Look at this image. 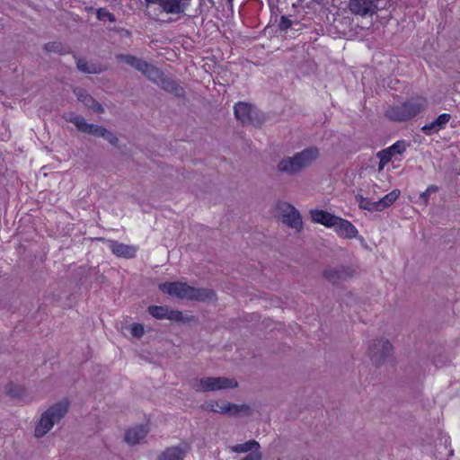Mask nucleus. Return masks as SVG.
<instances>
[{"mask_svg": "<svg viewBox=\"0 0 460 460\" xmlns=\"http://www.w3.org/2000/svg\"><path fill=\"white\" fill-rule=\"evenodd\" d=\"M229 451L231 453H238V454H240V453H249V454L261 453L260 443L254 439L246 441L243 444L230 446Z\"/></svg>", "mask_w": 460, "mask_h": 460, "instance_id": "nucleus-19", "label": "nucleus"}, {"mask_svg": "<svg viewBox=\"0 0 460 460\" xmlns=\"http://www.w3.org/2000/svg\"><path fill=\"white\" fill-rule=\"evenodd\" d=\"M312 220L314 223H318L323 225L327 227H332L335 225V221L337 220V217L332 215L323 210H311L310 212Z\"/></svg>", "mask_w": 460, "mask_h": 460, "instance_id": "nucleus-18", "label": "nucleus"}, {"mask_svg": "<svg viewBox=\"0 0 460 460\" xmlns=\"http://www.w3.org/2000/svg\"><path fill=\"white\" fill-rule=\"evenodd\" d=\"M130 333L136 338H141L144 335V327L140 323H134L130 327Z\"/></svg>", "mask_w": 460, "mask_h": 460, "instance_id": "nucleus-32", "label": "nucleus"}, {"mask_svg": "<svg viewBox=\"0 0 460 460\" xmlns=\"http://www.w3.org/2000/svg\"><path fill=\"white\" fill-rule=\"evenodd\" d=\"M68 411V402L66 400L58 402L51 405L45 411L35 428V436L41 438L45 436L55 424H58Z\"/></svg>", "mask_w": 460, "mask_h": 460, "instance_id": "nucleus-3", "label": "nucleus"}, {"mask_svg": "<svg viewBox=\"0 0 460 460\" xmlns=\"http://www.w3.org/2000/svg\"><path fill=\"white\" fill-rule=\"evenodd\" d=\"M237 119H241V122L243 124V125H247V124H252V125H257L260 123V119L261 117H250V116H247V117H236Z\"/></svg>", "mask_w": 460, "mask_h": 460, "instance_id": "nucleus-35", "label": "nucleus"}, {"mask_svg": "<svg viewBox=\"0 0 460 460\" xmlns=\"http://www.w3.org/2000/svg\"><path fill=\"white\" fill-rule=\"evenodd\" d=\"M69 121L75 124L77 129L82 132L102 137L113 146H117L118 144L119 139L112 132L108 131L102 127L87 123L84 117H70Z\"/></svg>", "mask_w": 460, "mask_h": 460, "instance_id": "nucleus-6", "label": "nucleus"}, {"mask_svg": "<svg viewBox=\"0 0 460 460\" xmlns=\"http://www.w3.org/2000/svg\"><path fill=\"white\" fill-rule=\"evenodd\" d=\"M159 288L161 291L181 299L205 302L211 301L216 297L215 292L211 289L196 288L181 281L165 282L160 284Z\"/></svg>", "mask_w": 460, "mask_h": 460, "instance_id": "nucleus-2", "label": "nucleus"}, {"mask_svg": "<svg viewBox=\"0 0 460 460\" xmlns=\"http://www.w3.org/2000/svg\"><path fill=\"white\" fill-rule=\"evenodd\" d=\"M167 319L172 320V321H176V322H182L183 314L180 311H174V310L169 309Z\"/></svg>", "mask_w": 460, "mask_h": 460, "instance_id": "nucleus-33", "label": "nucleus"}, {"mask_svg": "<svg viewBox=\"0 0 460 460\" xmlns=\"http://www.w3.org/2000/svg\"><path fill=\"white\" fill-rule=\"evenodd\" d=\"M392 118L394 119V121L401 122V121H404L407 117L397 116V117H392Z\"/></svg>", "mask_w": 460, "mask_h": 460, "instance_id": "nucleus-38", "label": "nucleus"}, {"mask_svg": "<svg viewBox=\"0 0 460 460\" xmlns=\"http://www.w3.org/2000/svg\"><path fill=\"white\" fill-rule=\"evenodd\" d=\"M341 234L347 238H353L358 234L357 228L348 220L337 217L335 225L332 226Z\"/></svg>", "mask_w": 460, "mask_h": 460, "instance_id": "nucleus-21", "label": "nucleus"}, {"mask_svg": "<svg viewBox=\"0 0 460 460\" xmlns=\"http://www.w3.org/2000/svg\"><path fill=\"white\" fill-rule=\"evenodd\" d=\"M355 272L350 266L329 267L323 271V277L331 283L338 284L351 279Z\"/></svg>", "mask_w": 460, "mask_h": 460, "instance_id": "nucleus-12", "label": "nucleus"}, {"mask_svg": "<svg viewBox=\"0 0 460 460\" xmlns=\"http://www.w3.org/2000/svg\"><path fill=\"white\" fill-rule=\"evenodd\" d=\"M376 156L379 158L378 172H382L385 164H387L394 157L387 148L379 151L376 154Z\"/></svg>", "mask_w": 460, "mask_h": 460, "instance_id": "nucleus-28", "label": "nucleus"}, {"mask_svg": "<svg viewBox=\"0 0 460 460\" xmlns=\"http://www.w3.org/2000/svg\"><path fill=\"white\" fill-rule=\"evenodd\" d=\"M401 191L399 190H394L388 194L385 195L382 199L377 200V206L379 208V211L384 210L386 208H389L400 196Z\"/></svg>", "mask_w": 460, "mask_h": 460, "instance_id": "nucleus-24", "label": "nucleus"}, {"mask_svg": "<svg viewBox=\"0 0 460 460\" xmlns=\"http://www.w3.org/2000/svg\"><path fill=\"white\" fill-rule=\"evenodd\" d=\"M277 208L284 224L296 229L297 232L302 230V218L299 211L295 207L288 202H279Z\"/></svg>", "mask_w": 460, "mask_h": 460, "instance_id": "nucleus-10", "label": "nucleus"}, {"mask_svg": "<svg viewBox=\"0 0 460 460\" xmlns=\"http://www.w3.org/2000/svg\"><path fill=\"white\" fill-rule=\"evenodd\" d=\"M117 58L141 72L149 80H155L158 76V68L141 58L123 54L118 55Z\"/></svg>", "mask_w": 460, "mask_h": 460, "instance_id": "nucleus-9", "label": "nucleus"}, {"mask_svg": "<svg viewBox=\"0 0 460 460\" xmlns=\"http://www.w3.org/2000/svg\"><path fill=\"white\" fill-rule=\"evenodd\" d=\"M76 65L81 72L87 74H100L104 70L101 65L89 64L84 59H78Z\"/></svg>", "mask_w": 460, "mask_h": 460, "instance_id": "nucleus-25", "label": "nucleus"}, {"mask_svg": "<svg viewBox=\"0 0 460 460\" xmlns=\"http://www.w3.org/2000/svg\"><path fill=\"white\" fill-rule=\"evenodd\" d=\"M385 6V0H350L349 9L361 16L372 15L378 9Z\"/></svg>", "mask_w": 460, "mask_h": 460, "instance_id": "nucleus-11", "label": "nucleus"}, {"mask_svg": "<svg viewBox=\"0 0 460 460\" xmlns=\"http://www.w3.org/2000/svg\"><path fill=\"white\" fill-rule=\"evenodd\" d=\"M427 106V101L422 97L411 98L402 105V111L400 115H416L422 112ZM395 115H399L396 113Z\"/></svg>", "mask_w": 460, "mask_h": 460, "instance_id": "nucleus-14", "label": "nucleus"}, {"mask_svg": "<svg viewBox=\"0 0 460 460\" xmlns=\"http://www.w3.org/2000/svg\"><path fill=\"white\" fill-rule=\"evenodd\" d=\"M230 3H232L234 0H228Z\"/></svg>", "mask_w": 460, "mask_h": 460, "instance_id": "nucleus-39", "label": "nucleus"}, {"mask_svg": "<svg viewBox=\"0 0 460 460\" xmlns=\"http://www.w3.org/2000/svg\"><path fill=\"white\" fill-rule=\"evenodd\" d=\"M407 144L403 140H398L394 143L391 146L387 147L390 153L394 156L395 155H402L405 152Z\"/></svg>", "mask_w": 460, "mask_h": 460, "instance_id": "nucleus-29", "label": "nucleus"}, {"mask_svg": "<svg viewBox=\"0 0 460 460\" xmlns=\"http://www.w3.org/2000/svg\"><path fill=\"white\" fill-rule=\"evenodd\" d=\"M169 308L166 306L151 305L148 307V313L156 319H167Z\"/></svg>", "mask_w": 460, "mask_h": 460, "instance_id": "nucleus-27", "label": "nucleus"}, {"mask_svg": "<svg viewBox=\"0 0 460 460\" xmlns=\"http://www.w3.org/2000/svg\"><path fill=\"white\" fill-rule=\"evenodd\" d=\"M257 111V108L247 102H239L234 106V115H253Z\"/></svg>", "mask_w": 460, "mask_h": 460, "instance_id": "nucleus-23", "label": "nucleus"}, {"mask_svg": "<svg viewBox=\"0 0 460 460\" xmlns=\"http://www.w3.org/2000/svg\"><path fill=\"white\" fill-rule=\"evenodd\" d=\"M75 94L77 100L82 102L84 106L90 109L92 111L96 113H104V108L98 103L91 95H89L84 90L81 88L75 89Z\"/></svg>", "mask_w": 460, "mask_h": 460, "instance_id": "nucleus-15", "label": "nucleus"}, {"mask_svg": "<svg viewBox=\"0 0 460 460\" xmlns=\"http://www.w3.org/2000/svg\"><path fill=\"white\" fill-rule=\"evenodd\" d=\"M109 248L115 255L123 258H133L137 253L135 246L119 243L118 241H111Z\"/></svg>", "mask_w": 460, "mask_h": 460, "instance_id": "nucleus-16", "label": "nucleus"}, {"mask_svg": "<svg viewBox=\"0 0 460 460\" xmlns=\"http://www.w3.org/2000/svg\"><path fill=\"white\" fill-rule=\"evenodd\" d=\"M187 451V445L172 447L163 453L159 460H183Z\"/></svg>", "mask_w": 460, "mask_h": 460, "instance_id": "nucleus-20", "label": "nucleus"}, {"mask_svg": "<svg viewBox=\"0 0 460 460\" xmlns=\"http://www.w3.org/2000/svg\"><path fill=\"white\" fill-rule=\"evenodd\" d=\"M61 45L58 43H49L46 45L47 51H55V52H60L61 51Z\"/></svg>", "mask_w": 460, "mask_h": 460, "instance_id": "nucleus-36", "label": "nucleus"}, {"mask_svg": "<svg viewBox=\"0 0 460 460\" xmlns=\"http://www.w3.org/2000/svg\"><path fill=\"white\" fill-rule=\"evenodd\" d=\"M190 385L198 393H208L235 388L237 387L238 383L234 378L225 376H207L193 379Z\"/></svg>", "mask_w": 460, "mask_h": 460, "instance_id": "nucleus-4", "label": "nucleus"}, {"mask_svg": "<svg viewBox=\"0 0 460 460\" xmlns=\"http://www.w3.org/2000/svg\"><path fill=\"white\" fill-rule=\"evenodd\" d=\"M355 199L360 209L368 210L370 212L379 211L377 201H373L360 194H357Z\"/></svg>", "mask_w": 460, "mask_h": 460, "instance_id": "nucleus-26", "label": "nucleus"}, {"mask_svg": "<svg viewBox=\"0 0 460 460\" xmlns=\"http://www.w3.org/2000/svg\"><path fill=\"white\" fill-rule=\"evenodd\" d=\"M153 83L156 84L163 90L172 93L175 96H182L184 90L183 88L177 83L175 79L171 76H167L164 75V73L158 69V76L155 80H151Z\"/></svg>", "mask_w": 460, "mask_h": 460, "instance_id": "nucleus-13", "label": "nucleus"}, {"mask_svg": "<svg viewBox=\"0 0 460 460\" xmlns=\"http://www.w3.org/2000/svg\"><path fill=\"white\" fill-rule=\"evenodd\" d=\"M292 25L291 20L287 16H281L279 23L280 31H287Z\"/></svg>", "mask_w": 460, "mask_h": 460, "instance_id": "nucleus-34", "label": "nucleus"}, {"mask_svg": "<svg viewBox=\"0 0 460 460\" xmlns=\"http://www.w3.org/2000/svg\"><path fill=\"white\" fill-rule=\"evenodd\" d=\"M438 190V188L435 185H430L427 188V190L425 191H423L420 195V199L422 200V202L427 205L428 202H429V196L431 195V193H434L436 191Z\"/></svg>", "mask_w": 460, "mask_h": 460, "instance_id": "nucleus-31", "label": "nucleus"}, {"mask_svg": "<svg viewBox=\"0 0 460 460\" xmlns=\"http://www.w3.org/2000/svg\"><path fill=\"white\" fill-rule=\"evenodd\" d=\"M205 408L210 411L221 414L237 416L239 414L250 415L251 409L247 404H234L227 402L210 401L206 403Z\"/></svg>", "mask_w": 460, "mask_h": 460, "instance_id": "nucleus-8", "label": "nucleus"}, {"mask_svg": "<svg viewBox=\"0 0 460 460\" xmlns=\"http://www.w3.org/2000/svg\"><path fill=\"white\" fill-rule=\"evenodd\" d=\"M393 354V345L388 340L377 339L368 345V356L373 364H385Z\"/></svg>", "mask_w": 460, "mask_h": 460, "instance_id": "nucleus-7", "label": "nucleus"}, {"mask_svg": "<svg viewBox=\"0 0 460 460\" xmlns=\"http://www.w3.org/2000/svg\"><path fill=\"white\" fill-rule=\"evenodd\" d=\"M261 459H262L261 453H253V454H248L241 460H261Z\"/></svg>", "mask_w": 460, "mask_h": 460, "instance_id": "nucleus-37", "label": "nucleus"}, {"mask_svg": "<svg viewBox=\"0 0 460 460\" xmlns=\"http://www.w3.org/2000/svg\"><path fill=\"white\" fill-rule=\"evenodd\" d=\"M147 13L155 20L159 19L162 13L168 14H180L185 11L186 6L180 0H145Z\"/></svg>", "mask_w": 460, "mask_h": 460, "instance_id": "nucleus-5", "label": "nucleus"}, {"mask_svg": "<svg viewBox=\"0 0 460 460\" xmlns=\"http://www.w3.org/2000/svg\"><path fill=\"white\" fill-rule=\"evenodd\" d=\"M450 117H437L432 122L424 125L421 131L426 135H432L438 132L449 121Z\"/></svg>", "mask_w": 460, "mask_h": 460, "instance_id": "nucleus-22", "label": "nucleus"}, {"mask_svg": "<svg viewBox=\"0 0 460 460\" xmlns=\"http://www.w3.org/2000/svg\"><path fill=\"white\" fill-rule=\"evenodd\" d=\"M96 16L101 21L108 20V21H110L111 22L116 21L115 15L113 13H110L105 8L98 9L97 12H96Z\"/></svg>", "mask_w": 460, "mask_h": 460, "instance_id": "nucleus-30", "label": "nucleus"}, {"mask_svg": "<svg viewBox=\"0 0 460 460\" xmlns=\"http://www.w3.org/2000/svg\"><path fill=\"white\" fill-rule=\"evenodd\" d=\"M319 149L310 146L300 152L295 153L292 156H285L279 161L276 169L280 174L288 176L298 175L301 172L311 166L319 157Z\"/></svg>", "mask_w": 460, "mask_h": 460, "instance_id": "nucleus-1", "label": "nucleus"}, {"mask_svg": "<svg viewBox=\"0 0 460 460\" xmlns=\"http://www.w3.org/2000/svg\"><path fill=\"white\" fill-rule=\"evenodd\" d=\"M148 433L146 426L140 425L128 429L125 434V440L130 445H136L144 440Z\"/></svg>", "mask_w": 460, "mask_h": 460, "instance_id": "nucleus-17", "label": "nucleus"}]
</instances>
